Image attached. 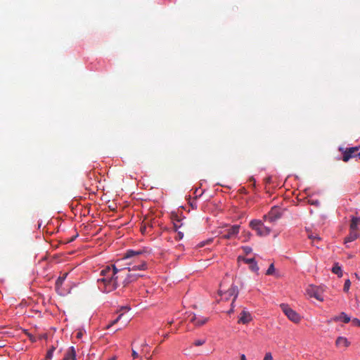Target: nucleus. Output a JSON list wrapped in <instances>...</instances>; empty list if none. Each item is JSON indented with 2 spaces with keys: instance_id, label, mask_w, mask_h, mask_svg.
I'll list each match as a JSON object with an SVG mask.
<instances>
[{
  "instance_id": "f257e3e1",
  "label": "nucleus",
  "mask_w": 360,
  "mask_h": 360,
  "mask_svg": "<svg viewBox=\"0 0 360 360\" xmlns=\"http://www.w3.org/2000/svg\"><path fill=\"white\" fill-rule=\"evenodd\" d=\"M123 271L118 269L115 265L107 266L101 270V278H98V287L103 292H110L122 285Z\"/></svg>"
},
{
  "instance_id": "f03ea898",
  "label": "nucleus",
  "mask_w": 360,
  "mask_h": 360,
  "mask_svg": "<svg viewBox=\"0 0 360 360\" xmlns=\"http://www.w3.org/2000/svg\"><path fill=\"white\" fill-rule=\"evenodd\" d=\"M128 267L120 269V270L123 271L124 276H122V285L123 287H126L129 283L136 281L139 277L141 276V275L138 274L131 273L132 271L136 270H144L147 267V264L145 261L141 260L140 264L138 265H132L131 262L127 263Z\"/></svg>"
},
{
  "instance_id": "7ed1b4c3",
  "label": "nucleus",
  "mask_w": 360,
  "mask_h": 360,
  "mask_svg": "<svg viewBox=\"0 0 360 360\" xmlns=\"http://www.w3.org/2000/svg\"><path fill=\"white\" fill-rule=\"evenodd\" d=\"M250 226L252 229L255 230L259 236H266L271 233V229L264 226L260 220H252L250 222Z\"/></svg>"
},
{
  "instance_id": "20e7f679",
  "label": "nucleus",
  "mask_w": 360,
  "mask_h": 360,
  "mask_svg": "<svg viewBox=\"0 0 360 360\" xmlns=\"http://www.w3.org/2000/svg\"><path fill=\"white\" fill-rule=\"evenodd\" d=\"M281 309L285 316L292 322L298 323L300 321V315L291 309L289 305L286 304H281L280 305Z\"/></svg>"
},
{
  "instance_id": "39448f33",
  "label": "nucleus",
  "mask_w": 360,
  "mask_h": 360,
  "mask_svg": "<svg viewBox=\"0 0 360 360\" xmlns=\"http://www.w3.org/2000/svg\"><path fill=\"white\" fill-rule=\"evenodd\" d=\"M219 295L222 297V299H224L225 300H229L230 297L233 296V299L231 303V305L233 306V302L238 295V287L232 285L231 288L224 292H222V291L220 290Z\"/></svg>"
},
{
  "instance_id": "423d86ee",
  "label": "nucleus",
  "mask_w": 360,
  "mask_h": 360,
  "mask_svg": "<svg viewBox=\"0 0 360 360\" xmlns=\"http://www.w3.org/2000/svg\"><path fill=\"white\" fill-rule=\"evenodd\" d=\"M146 249H140L138 250H128L125 252L123 259H129L131 258H139L141 256L146 253Z\"/></svg>"
},
{
  "instance_id": "0eeeda50",
  "label": "nucleus",
  "mask_w": 360,
  "mask_h": 360,
  "mask_svg": "<svg viewBox=\"0 0 360 360\" xmlns=\"http://www.w3.org/2000/svg\"><path fill=\"white\" fill-rule=\"evenodd\" d=\"M240 226L233 225L226 231L221 236L224 239H231L235 238L239 233Z\"/></svg>"
},
{
  "instance_id": "6e6552de",
  "label": "nucleus",
  "mask_w": 360,
  "mask_h": 360,
  "mask_svg": "<svg viewBox=\"0 0 360 360\" xmlns=\"http://www.w3.org/2000/svg\"><path fill=\"white\" fill-rule=\"evenodd\" d=\"M359 150V147H351L346 148V150L343 152L342 160L344 162H347L351 158L357 156V152Z\"/></svg>"
},
{
  "instance_id": "1a4fd4ad",
  "label": "nucleus",
  "mask_w": 360,
  "mask_h": 360,
  "mask_svg": "<svg viewBox=\"0 0 360 360\" xmlns=\"http://www.w3.org/2000/svg\"><path fill=\"white\" fill-rule=\"evenodd\" d=\"M307 293L310 297H314L317 300L323 301V298L320 292V290L316 287H311L307 290Z\"/></svg>"
},
{
  "instance_id": "9d476101",
  "label": "nucleus",
  "mask_w": 360,
  "mask_h": 360,
  "mask_svg": "<svg viewBox=\"0 0 360 360\" xmlns=\"http://www.w3.org/2000/svg\"><path fill=\"white\" fill-rule=\"evenodd\" d=\"M251 320H252L251 314L248 311L243 310L240 314V317L238 321V323H243V324H247Z\"/></svg>"
},
{
  "instance_id": "9b49d317",
  "label": "nucleus",
  "mask_w": 360,
  "mask_h": 360,
  "mask_svg": "<svg viewBox=\"0 0 360 360\" xmlns=\"http://www.w3.org/2000/svg\"><path fill=\"white\" fill-rule=\"evenodd\" d=\"M76 351L74 347H70L65 352L63 360H76Z\"/></svg>"
},
{
  "instance_id": "f8f14e48",
  "label": "nucleus",
  "mask_w": 360,
  "mask_h": 360,
  "mask_svg": "<svg viewBox=\"0 0 360 360\" xmlns=\"http://www.w3.org/2000/svg\"><path fill=\"white\" fill-rule=\"evenodd\" d=\"M333 320L335 322L342 321L345 323H347L351 321V318L345 312H341L340 315L335 316Z\"/></svg>"
},
{
  "instance_id": "ddd939ff",
  "label": "nucleus",
  "mask_w": 360,
  "mask_h": 360,
  "mask_svg": "<svg viewBox=\"0 0 360 360\" xmlns=\"http://www.w3.org/2000/svg\"><path fill=\"white\" fill-rule=\"evenodd\" d=\"M359 237V233L356 229H350L349 234L345 238V243H349L354 241Z\"/></svg>"
},
{
  "instance_id": "4468645a",
  "label": "nucleus",
  "mask_w": 360,
  "mask_h": 360,
  "mask_svg": "<svg viewBox=\"0 0 360 360\" xmlns=\"http://www.w3.org/2000/svg\"><path fill=\"white\" fill-rule=\"evenodd\" d=\"M335 344L337 347H347L350 343L346 338L338 337L335 341Z\"/></svg>"
},
{
  "instance_id": "2eb2a0df",
  "label": "nucleus",
  "mask_w": 360,
  "mask_h": 360,
  "mask_svg": "<svg viewBox=\"0 0 360 360\" xmlns=\"http://www.w3.org/2000/svg\"><path fill=\"white\" fill-rule=\"evenodd\" d=\"M360 225V217H353L351 219L350 229H357V226Z\"/></svg>"
},
{
  "instance_id": "dca6fc26",
  "label": "nucleus",
  "mask_w": 360,
  "mask_h": 360,
  "mask_svg": "<svg viewBox=\"0 0 360 360\" xmlns=\"http://www.w3.org/2000/svg\"><path fill=\"white\" fill-rule=\"evenodd\" d=\"M208 321V318L202 317V316H198L197 321L195 323V326L200 327L204 324H205Z\"/></svg>"
},
{
  "instance_id": "f3484780",
  "label": "nucleus",
  "mask_w": 360,
  "mask_h": 360,
  "mask_svg": "<svg viewBox=\"0 0 360 360\" xmlns=\"http://www.w3.org/2000/svg\"><path fill=\"white\" fill-rule=\"evenodd\" d=\"M332 272L335 274H337L338 276V277H342V269H341V267L338 264H335L334 265V266L332 269Z\"/></svg>"
},
{
  "instance_id": "a211bd4d",
  "label": "nucleus",
  "mask_w": 360,
  "mask_h": 360,
  "mask_svg": "<svg viewBox=\"0 0 360 360\" xmlns=\"http://www.w3.org/2000/svg\"><path fill=\"white\" fill-rule=\"evenodd\" d=\"M280 217L279 215H274L273 214V212L271 211V212L269 213V214L267 216H264V219L269 221L270 222H274L277 219H278Z\"/></svg>"
},
{
  "instance_id": "6ab92c4d",
  "label": "nucleus",
  "mask_w": 360,
  "mask_h": 360,
  "mask_svg": "<svg viewBox=\"0 0 360 360\" xmlns=\"http://www.w3.org/2000/svg\"><path fill=\"white\" fill-rule=\"evenodd\" d=\"M308 238L312 240V243H314L315 241H319L321 240V237L318 234L315 233H309L308 235Z\"/></svg>"
},
{
  "instance_id": "aec40b11",
  "label": "nucleus",
  "mask_w": 360,
  "mask_h": 360,
  "mask_svg": "<svg viewBox=\"0 0 360 360\" xmlns=\"http://www.w3.org/2000/svg\"><path fill=\"white\" fill-rule=\"evenodd\" d=\"M250 269L251 271H252L253 272H255V273H258V271H259V266L257 265V262L255 261V259L253 261L252 263H251L250 264Z\"/></svg>"
},
{
  "instance_id": "412c9836",
  "label": "nucleus",
  "mask_w": 360,
  "mask_h": 360,
  "mask_svg": "<svg viewBox=\"0 0 360 360\" xmlns=\"http://www.w3.org/2000/svg\"><path fill=\"white\" fill-rule=\"evenodd\" d=\"M68 276V273H65L63 274V276H60L57 280H56V285H61L62 283H63V281H65V279Z\"/></svg>"
},
{
  "instance_id": "4be33fe9",
  "label": "nucleus",
  "mask_w": 360,
  "mask_h": 360,
  "mask_svg": "<svg viewBox=\"0 0 360 360\" xmlns=\"http://www.w3.org/2000/svg\"><path fill=\"white\" fill-rule=\"evenodd\" d=\"M275 273V268L274 264H271L269 266L267 271H266V275L270 276L273 275Z\"/></svg>"
},
{
  "instance_id": "5701e85b",
  "label": "nucleus",
  "mask_w": 360,
  "mask_h": 360,
  "mask_svg": "<svg viewBox=\"0 0 360 360\" xmlns=\"http://www.w3.org/2000/svg\"><path fill=\"white\" fill-rule=\"evenodd\" d=\"M238 260H243L245 263L250 264L255 260V258H245L241 256L238 257Z\"/></svg>"
},
{
  "instance_id": "b1692460",
  "label": "nucleus",
  "mask_w": 360,
  "mask_h": 360,
  "mask_svg": "<svg viewBox=\"0 0 360 360\" xmlns=\"http://www.w3.org/2000/svg\"><path fill=\"white\" fill-rule=\"evenodd\" d=\"M55 350V347H52L46 353V359H51L52 357H53V352Z\"/></svg>"
},
{
  "instance_id": "393cba45",
  "label": "nucleus",
  "mask_w": 360,
  "mask_h": 360,
  "mask_svg": "<svg viewBox=\"0 0 360 360\" xmlns=\"http://www.w3.org/2000/svg\"><path fill=\"white\" fill-rule=\"evenodd\" d=\"M350 285H351L350 281L349 279L346 280L345 282L344 288H343L344 291L348 292L349 289L350 288Z\"/></svg>"
},
{
  "instance_id": "a878e982",
  "label": "nucleus",
  "mask_w": 360,
  "mask_h": 360,
  "mask_svg": "<svg viewBox=\"0 0 360 360\" xmlns=\"http://www.w3.org/2000/svg\"><path fill=\"white\" fill-rule=\"evenodd\" d=\"M350 321L352 322V326L360 327V320L359 319H358L356 318H354L353 319H351Z\"/></svg>"
},
{
  "instance_id": "bb28decb",
  "label": "nucleus",
  "mask_w": 360,
  "mask_h": 360,
  "mask_svg": "<svg viewBox=\"0 0 360 360\" xmlns=\"http://www.w3.org/2000/svg\"><path fill=\"white\" fill-rule=\"evenodd\" d=\"M122 315H123L122 314H120V315L117 316V318L116 319H115L114 321H112L111 322V323H110V324L108 325L107 328H110V327H111L112 326H113V325H115V323H117L119 321V320L121 319V317L122 316Z\"/></svg>"
},
{
  "instance_id": "cd10ccee",
  "label": "nucleus",
  "mask_w": 360,
  "mask_h": 360,
  "mask_svg": "<svg viewBox=\"0 0 360 360\" xmlns=\"http://www.w3.org/2000/svg\"><path fill=\"white\" fill-rule=\"evenodd\" d=\"M308 203L317 207L320 205V202L319 200H308Z\"/></svg>"
},
{
  "instance_id": "c85d7f7f",
  "label": "nucleus",
  "mask_w": 360,
  "mask_h": 360,
  "mask_svg": "<svg viewBox=\"0 0 360 360\" xmlns=\"http://www.w3.org/2000/svg\"><path fill=\"white\" fill-rule=\"evenodd\" d=\"M242 249L246 255L250 254L252 250V248L249 246H243L242 247Z\"/></svg>"
},
{
  "instance_id": "c756f323",
  "label": "nucleus",
  "mask_w": 360,
  "mask_h": 360,
  "mask_svg": "<svg viewBox=\"0 0 360 360\" xmlns=\"http://www.w3.org/2000/svg\"><path fill=\"white\" fill-rule=\"evenodd\" d=\"M205 343V340H197L194 342V345L201 346Z\"/></svg>"
},
{
  "instance_id": "7c9ffc66",
  "label": "nucleus",
  "mask_w": 360,
  "mask_h": 360,
  "mask_svg": "<svg viewBox=\"0 0 360 360\" xmlns=\"http://www.w3.org/2000/svg\"><path fill=\"white\" fill-rule=\"evenodd\" d=\"M212 242V238H210L208 240H206L205 241H202L201 242L200 244H199V247H203L207 244H210V243Z\"/></svg>"
},
{
  "instance_id": "2f4dec72",
  "label": "nucleus",
  "mask_w": 360,
  "mask_h": 360,
  "mask_svg": "<svg viewBox=\"0 0 360 360\" xmlns=\"http://www.w3.org/2000/svg\"><path fill=\"white\" fill-rule=\"evenodd\" d=\"M264 360H274L271 353H266L264 356Z\"/></svg>"
},
{
  "instance_id": "473e14b6",
  "label": "nucleus",
  "mask_w": 360,
  "mask_h": 360,
  "mask_svg": "<svg viewBox=\"0 0 360 360\" xmlns=\"http://www.w3.org/2000/svg\"><path fill=\"white\" fill-rule=\"evenodd\" d=\"M131 356H132L133 359H136V358L139 357V354L134 349H131Z\"/></svg>"
},
{
  "instance_id": "72a5a7b5",
  "label": "nucleus",
  "mask_w": 360,
  "mask_h": 360,
  "mask_svg": "<svg viewBox=\"0 0 360 360\" xmlns=\"http://www.w3.org/2000/svg\"><path fill=\"white\" fill-rule=\"evenodd\" d=\"M197 319H198V316L195 314H193L192 317L191 318V322H192L195 324V323L197 321Z\"/></svg>"
},
{
  "instance_id": "f704fd0d",
  "label": "nucleus",
  "mask_w": 360,
  "mask_h": 360,
  "mask_svg": "<svg viewBox=\"0 0 360 360\" xmlns=\"http://www.w3.org/2000/svg\"><path fill=\"white\" fill-rule=\"evenodd\" d=\"M82 336H83V332H82V330H80L77 333V338L78 339H80V338H82Z\"/></svg>"
},
{
  "instance_id": "c9c22d12",
  "label": "nucleus",
  "mask_w": 360,
  "mask_h": 360,
  "mask_svg": "<svg viewBox=\"0 0 360 360\" xmlns=\"http://www.w3.org/2000/svg\"><path fill=\"white\" fill-rule=\"evenodd\" d=\"M183 237H184V233L182 232L179 231L177 233V236H176V238L181 239V238H183Z\"/></svg>"
},
{
  "instance_id": "e433bc0d",
  "label": "nucleus",
  "mask_w": 360,
  "mask_h": 360,
  "mask_svg": "<svg viewBox=\"0 0 360 360\" xmlns=\"http://www.w3.org/2000/svg\"><path fill=\"white\" fill-rule=\"evenodd\" d=\"M240 360H247L245 354L240 355Z\"/></svg>"
},
{
  "instance_id": "4c0bfd02",
  "label": "nucleus",
  "mask_w": 360,
  "mask_h": 360,
  "mask_svg": "<svg viewBox=\"0 0 360 360\" xmlns=\"http://www.w3.org/2000/svg\"><path fill=\"white\" fill-rule=\"evenodd\" d=\"M141 230L142 233H144L146 231V226L145 225L144 226L141 227Z\"/></svg>"
},
{
  "instance_id": "58836bf2",
  "label": "nucleus",
  "mask_w": 360,
  "mask_h": 360,
  "mask_svg": "<svg viewBox=\"0 0 360 360\" xmlns=\"http://www.w3.org/2000/svg\"><path fill=\"white\" fill-rule=\"evenodd\" d=\"M174 323V320L172 319L171 321H168L167 324L171 326Z\"/></svg>"
},
{
  "instance_id": "ea45409f",
  "label": "nucleus",
  "mask_w": 360,
  "mask_h": 360,
  "mask_svg": "<svg viewBox=\"0 0 360 360\" xmlns=\"http://www.w3.org/2000/svg\"><path fill=\"white\" fill-rule=\"evenodd\" d=\"M147 346H148V344H147V342H144L142 344V345H141V347H147Z\"/></svg>"
},
{
  "instance_id": "a19ab883",
  "label": "nucleus",
  "mask_w": 360,
  "mask_h": 360,
  "mask_svg": "<svg viewBox=\"0 0 360 360\" xmlns=\"http://www.w3.org/2000/svg\"><path fill=\"white\" fill-rule=\"evenodd\" d=\"M174 226L175 229H177V227H180V226H178V224H176V223L174 224Z\"/></svg>"
},
{
  "instance_id": "79ce46f5",
  "label": "nucleus",
  "mask_w": 360,
  "mask_h": 360,
  "mask_svg": "<svg viewBox=\"0 0 360 360\" xmlns=\"http://www.w3.org/2000/svg\"><path fill=\"white\" fill-rule=\"evenodd\" d=\"M271 181V177H268L266 179V182L269 183Z\"/></svg>"
},
{
  "instance_id": "37998d69",
  "label": "nucleus",
  "mask_w": 360,
  "mask_h": 360,
  "mask_svg": "<svg viewBox=\"0 0 360 360\" xmlns=\"http://www.w3.org/2000/svg\"><path fill=\"white\" fill-rule=\"evenodd\" d=\"M168 337H169V333H166L165 335H164L165 338H167Z\"/></svg>"
},
{
  "instance_id": "c03bdc74",
  "label": "nucleus",
  "mask_w": 360,
  "mask_h": 360,
  "mask_svg": "<svg viewBox=\"0 0 360 360\" xmlns=\"http://www.w3.org/2000/svg\"><path fill=\"white\" fill-rule=\"evenodd\" d=\"M123 309H124L126 310H129V307H123Z\"/></svg>"
},
{
  "instance_id": "a18cd8bd",
  "label": "nucleus",
  "mask_w": 360,
  "mask_h": 360,
  "mask_svg": "<svg viewBox=\"0 0 360 360\" xmlns=\"http://www.w3.org/2000/svg\"><path fill=\"white\" fill-rule=\"evenodd\" d=\"M357 156H358V157H359V158L360 159V151H359H359L357 152Z\"/></svg>"
},
{
  "instance_id": "49530a36",
  "label": "nucleus",
  "mask_w": 360,
  "mask_h": 360,
  "mask_svg": "<svg viewBox=\"0 0 360 360\" xmlns=\"http://www.w3.org/2000/svg\"><path fill=\"white\" fill-rule=\"evenodd\" d=\"M231 307H232V308H231V310L229 311V313H231V312H232V311H233V306L231 305Z\"/></svg>"
},
{
  "instance_id": "de8ad7c7",
  "label": "nucleus",
  "mask_w": 360,
  "mask_h": 360,
  "mask_svg": "<svg viewBox=\"0 0 360 360\" xmlns=\"http://www.w3.org/2000/svg\"><path fill=\"white\" fill-rule=\"evenodd\" d=\"M77 236H75V237H72V240H74V239H75V238H77Z\"/></svg>"
},
{
  "instance_id": "09e8293b",
  "label": "nucleus",
  "mask_w": 360,
  "mask_h": 360,
  "mask_svg": "<svg viewBox=\"0 0 360 360\" xmlns=\"http://www.w3.org/2000/svg\"><path fill=\"white\" fill-rule=\"evenodd\" d=\"M77 236H75V237H72V240H74V239H75V238H77Z\"/></svg>"
},
{
  "instance_id": "8fccbe9b",
  "label": "nucleus",
  "mask_w": 360,
  "mask_h": 360,
  "mask_svg": "<svg viewBox=\"0 0 360 360\" xmlns=\"http://www.w3.org/2000/svg\"><path fill=\"white\" fill-rule=\"evenodd\" d=\"M77 236H75V237H72V240H74V239H75V238H77Z\"/></svg>"
},
{
  "instance_id": "3c124183",
  "label": "nucleus",
  "mask_w": 360,
  "mask_h": 360,
  "mask_svg": "<svg viewBox=\"0 0 360 360\" xmlns=\"http://www.w3.org/2000/svg\"><path fill=\"white\" fill-rule=\"evenodd\" d=\"M77 236H75V237H72V240H74V239H75V238H77Z\"/></svg>"
},
{
  "instance_id": "603ef678",
  "label": "nucleus",
  "mask_w": 360,
  "mask_h": 360,
  "mask_svg": "<svg viewBox=\"0 0 360 360\" xmlns=\"http://www.w3.org/2000/svg\"><path fill=\"white\" fill-rule=\"evenodd\" d=\"M354 275H355V277H356V278H359V276H358V274H355Z\"/></svg>"
},
{
  "instance_id": "864d4df0",
  "label": "nucleus",
  "mask_w": 360,
  "mask_h": 360,
  "mask_svg": "<svg viewBox=\"0 0 360 360\" xmlns=\"http://www.w3.org/2000/svg\"><path fill=\"white\" fill-rule=\"evenodd\" d=\"M151 358H152V356H149L147 358V360H150V359H151Z\"/></svg>"
},
{
  "instance_id": "5fc2aeb1",
  "label": "nucleus",
  "mask_w": 360,
  "mask_h": 360,
  "mask_svg": "<svg viewBox=\"0 0 360 360\" xmlns=\"http://www.w3.org/2000/svg\"><path fill=\"white\" fill-rule=\"evenodd\" d=\"M109 360H115V357H113V358H112V359H109Z\"/></svg>"
},
{
  "instance_id": "6e6d98bb",
  "label": "nucleus",
  "mask_w": 360,
  "mask_h": 360,
  "mask_svg": "<svg viewBox=\"0 0 360 360\" xmlns=\"http://www.w3.org/2000/svg\"><path fill=\"white\" fill-rule=\"evenodd\" d=\"M132 264H133V262H135V260H133V262H130Z\"/></svg>"
}]
</instances>
